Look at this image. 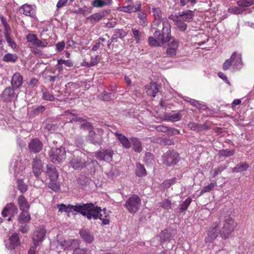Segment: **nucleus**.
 <instances>
[{
    "label": "nucleus",
    "mask_w": 254,
    "mask_h": 254,
    "mask_svg": "<svg viewBox=\"0 0 254 254\" xmlns=\"http://www.w3.org/2000/svg\"><path fill=\"white\" fill-rule=\"evenodd\" d=\"M150 31L153 32L155 38L161 42L162 44L169 42L172 39L171 24L166 17H163L161 22L158 23L157 21L152 23Z\"/></svg>",
    "instance_id": "1"
},
{
    "label": "nucleus",
    "mask_w": 254,
    "mask_h": 254,
    "mask_svg": "<svg viewBox=\"0 0 254 254\" xmlns=\"http://www.w3.org/2000/svg\"><path fill=\"white\" fill-rule=\"evenodd\" d=\"M82 215L88 220L99 219L103 225L109 224V214L106 212V209L102 210L100 207L95 206L93 203H84Z\"/></svg>",
    "instance_id": "2"
},
{
    "label": "nucleus",
    "mask_w": 254,
    "mask_h": 254,
    "mask_svg": "<svg viewBox=\"0 0 254 254\" xmlns=\"http://www.w3.org/2000/svg\"><path fill=\"white\" fill-rule=\"evenodd\" d=\"M237 225V222L230 216L225 217L223 221V225L219 231V234L222 239H228L234 231Z\"/></svg>",
    "instance_id": "3"
},
{
    "label": "nucleus",
    "mask_w": 254,
    "mask_h": 254,
    "mask_svg": "<svg viewBox=\"0 0 254 254\" xmlns=\"http://www.w3.org/2000/svg\"><path fill=\"white\" fill-rule=\"evenodd\" d=\"M141 204L140 198L137 195L134 194L127 199L124 206L130 213L134 214L138 210Z\"/></svg>",
    "instance_id": "4"
},
{
    "label": "nucleus",
    "mask_w": 254,
    "mask_h": 254,
    "mask_svg": "<svg viewBox=\"0 0 254 254\" xmlns=\"http://www.w3.org/2000/svg\"><path fill=\"white\" fill-rule=\"evenodd\" d=\"M49 158L52 162L58 163L63 162L66 158V151L63 147L57 148H51L49 152Z\"/></svg>",
    "instance_id": "5"
},
{
    "label": "nucleus",
    "mask_w": 254,
    "mask_h": 254,
    "mask_svg": "<svg viewBox=\"0 0 254 254\" xmlns=\"http://www.w3.org/2000/svg\"><path fill=\"white\" fill-rule=\"evenodd\" d=\"M163 163L171 167L177 164L180 160L179 154L174 150H168L162 155Z\"/></svg>",
    "instance_id": "6"
},
{
    "label": "nucleus",
    "mask_w": 254,
    "mask_h": 254,
    "mask_svg": "<svg viewBox=\"0 0 254 254\" xmlns=\"http://www.w3.org/2000/svg\"><path fill=\"white\" fill-rule=\"evenodd\" d=\"M46 233V230L43 225L36 228L32 238L34 246L35 247H37L44 240Z\"/></svg>",
    "instance_id": "7"
},
{
    "label": "nucleus",
    "mask_w": 254,
    "mask_h": 254,
    "mask_svg": "<svg viewBox=\"0 0 254 254\" xmlns=\"http://www.w3.org/2000/svg\"><path fill=\"white\" fill-rule=\"evenodd\" d=\"M84 203L82 202L76 203L75 205L69 204L67 206L62 203L58 204L57 207L59 208V211L60 212L64 211L65 212H69L73 210L82 214Z\"/></svg>",
    "instance_id": "8"
},
{
    "label": "nucleus",
    "mask_w": 254,
    "mask_h": 254,
    "mask_svg": "<svg viewBox=\"0 0 254 254\" xmlns=\"http://www.w3.org/2000/svg\"><path fill=\"white\" fill-rule=\"evenodd\" d=\"M27 42L37 49L38 48H43L48 45V42L46 40H41L38 39L37 36L33 34H28L26 36Z\"/></svg>",
    "instance_id": "9"
},
{
    "label": "nucleus",
    "mask_w": 254,
    "mask_h": 254,
    "mask_svg": "<svg viewBox=\"0 0 254 254\" xmlns=\"http://www.w3.org/2000/svg\"><path fill=\"white\" fill-rule=\"evenodd\" d=\"M220 229L219 224L213 223L208 230L207 236L205 239L206 243H211L218 237Z\"/></svg>",
    "instance_id": "10"
},
{
    "label": "nucleus",
    "mask_w": 254,
    "mask_h": 254,
    "mask_svg": "<svg viewBox=\"0 0 254 254\" xmlns=\"http://www.w3.org/2000/svg\"><path fill=\"white\" fill-rule=\"evenodd\" d=\"M85 155L82 157H75L73 156L70 160L69 163L75 170L82 169L86 166L87 162L85 160Z\"/></svg>",
    "instance_id": "11"
},
{
    "label": "nucleus",
    "mask_w": 254,
    "mask_h": 254,
    "mask_svg": "<svg viewBox=\"0 0 254 254\" xmlns=\"http://www.w3.org/2000/svg\"><path fill=\"white\" fill-rule=\"evenodd\" d=\"M176 235V230L170 228H167L161 231L159 235L161 243L164 242H169L174 239Z\"/></svg>",
    "instance_id": "12"
},
{
    "label": "nucleus",
    "mask_w": 254,
    "mask_h": 254,
    "mask_svg": "<svg viewBox=\"0 0 254 254\" xmlns=\"http://www.w3.org/2000/svg\"><path fill=\"white\" fill-rule=\"evenodd\" d=\"M113 154L114 152L112 149H107L96 152L95 156L98 160L110 162L112 161Z\"/></svg>",
    "instance_id": "13"
},
{
    "label": "nucleus",
    "mask_w": 254,
    "mask_h": 254,
    "mask_svg": "<svg viewBox=\"0 0 254 254\" xmlns=\"http://www.w3.org/2000/svg\"><path fill=\"white\" fill-rule=\"evenodd\" d=\"M43 143L38 138H33L28 143V148L31 153H38L43 148Z\"/></svg>",
    "instance_id": "14"
},
{
    "label": "nucleus",
    "mask_w": 254,
    "mask_h": 254,
    "mask_svg": "<svg viewBox=\"0 0 254 254\" xmlns=\"http://www.w3.org/2000/svg\"><path fill=\"white\" fill-rule=\"evenodd\" d=\"M20 245L19 237L17 233H13L9 237L8 241L5 243V247L9 250H13Z\"/></svg>",
    "instance_id": "15"
},
{
    "label": "nucleus",
    "mask_w": 254,
    "mask_h": 254,
    "mask_svg": "<svg viewBox=\"0 0 254 254\" xmlns=\"http://www.w3.org/2000/svg\"><path fill=\"white\" fill-rule=\"evenodd\" d=\"M232 67L235 70H240L243 67V62L241 54L234 52L231 56Z\"/></svg>",
    "instance_id": "16"
},
{
    "label": "nucleus",
    "mask_w": 254,
    "mask_h": 254,
    "mask_svg": "<svg viewBox=\"0 0 254 254\" xmlns=\"http://www.w3.org/2000/svg\"><path fill=\"white\" fill-rule=\"evenodd\" d=\"M32 171L34 175L38 178L43 171V165L40 159L36 157L32 161Z\"/></svg>",
    "instance_id": "17"
},
{
    "label": "nucleus",
    "mask_w": 254,
    "mask_h": 254,
    "mask_svg": "<svg viewBox=\"0 0 254 254\" xmlns=\"http://www.w3.org/2000/svg\"><path fill=\"white\" fill-rule=\"evenodd\" d=\"M18 212V209L13 203H7L3 209L1 215L3 217H6L8 214L13 216Z\"/></svg>",
    "instance_id": "18"
},
{
    "label": "nucleus",
    "mask_w": 254,
    "mask_h": 254,
    "mask_svg": "<svg viewBox=\"0 0 254 254\" xmlns=\"http://www.w3.org/2000/svg\"><path fill=\"white\" fill-rule=\"evenodd\" d=\"M14 88L12 87H7L3 91L1 98L5 102H11L14 97Z\"/></svg>",
    "instance_id": "19"
},
{
    "label": "nucleus",
    "mask_w": 254,
    "mask_h": 254,
    "mask_svg": "<svg viewBox=\"0 0 254 254\" xmlns=\"http://www.w3.org/2000/svg\"><path fill=\"white\" fill-rule=\"evenodd\" d=\"M46 174L51 181H57L59 177V173L55 166L52 164L47 165Z\"/></svg>",
    "instance_id": "20"
},
{
    "label": "nucleus",
    "mask_w": 254,
    "mask_h": 254,
    "mask_svg": "<svg viewBox=\"0 0 254 254\" xmlns=\"http://www.w3.org/2000/svg\"><path fill=\"white\" fill-rule=\"evenodd\" d=\"M109 12L110 10H104L98 13L91 15L88 17H87V19L90 20V22L92 24H95L100 21L103 17L108 15Z\"/></svg>",
    "instance_id": "21"
},
{
    "label": "nucleus",
    "mask_w": 254,
    "mask_h": 254,
    "mask_svg": "<svg viewBox=\"0 0 254 254\" xmlns=\"http://www.w3.org/2000/svg\"><path fill=\"white\" fill-rule=\"evenodd\" d=\"M23 83V77L18 72L15 73L11 80V86L15 89L19 88Z\"/></svg>",
    "instance_id": "22"
},
{
    "label": "nucleus",
    "mask_w": 254,
    "mask_h": 254,
    "mask_svg": "<svg viewBox=\"0 0 254 254\" xmlns=\"http://www.w3.org/2000/svg\"><path fill=\"white\" fill-rule=\"evenodd\" d=\"M141 2L140 1L136 2V5H128L123 6L121 8V11L127 13L135 12L141 10Z\"/></svg>",
    "instance_id": "23"
},
{
    "label": "nucleus",
    "mask_w": 254,
    "mask_h": 254,
    "mask_svg": "<svg viewBox=\"0 0 254 254\" xmlns=\"http://www.w3.org/2000/svg\"><path fill=\"white\" fill-rule=\"evenodd\" d=\"M160 88V85L156 83H151L150 85L146 86V92L148 95L155 97L156 94L159 91Z\"/></svg>",
    "instance_id": "24"
},
{
    "label": "nucleus",
    "mask_w": 254,
    "mask_h": 254,
    "mask_svg": "<svg viewBox=\"0 0 254 254\" xmlns=\"http://www.w3.org/2000/svg\"><path fill=\"white\" fill-rule=\"evenodd\" d=\"M79 234L83 240L87 243H91L94 240V236L89 230L81 229Z\"/></svg>",
    "instance_id": "25"
},
{
    "label": "nucleus",
    "mask_w": 254,
    "mask_h": 254,
    "mask_svg": "<svg viewBox=\"0 0 254 254\" xmlns=\"http://www.w3.org/2000/svg\"><path fill=\"white\" fill-rule=\"evenodd\" d=\"M131 32L132 33V36L134 38L136 44H139L144 40L145 35L142 31L135 28H133L131 29Z\"/></svg>",
    "instance_id": "26"
},
{
    "label": "nucleus",
    "mask_w": 254,
    "mask_h": 254,
    "mask_svg": "<svg viewBox=\"0 0 254 254\" xmlns=\"http://www.w3.org/2000/svg\"><path fill=\"white\" fill-rule=\"evenodd\" d=\"M65 115L66 116H72L73 117L70 119L69 118V121H68L69 123H72L73 122H77L81 123L83 122H85L86 121V119L82 118L81 117H79L75 111L74 110H67L65 112Z\"/></svg>",
    "instance_id": "27"
},
{
    "label": "nucleus",
    "mask_w": 254,
    "mask_h": 254,
    "mask_svg": "<svg viewBox=\"0 0 254 254\" xmlns=\"http://www.w3.org/2000/svg\"><path fill=\"white\" fill-rule=\"evenodd\" d=\"M115 134L124 147L126 148H130L131 147V142L126 136L118 132H115Z\"/></svg>",
    "instance_id": "28"
},
{
    "label": "nucleus",
    "mask_w": 254,
    "mask_h": 254,
    "mask_svg": "<svg viewBox=\"0 0 254 254\" xmlns=\"http://www.w3.org/2000/svg\"><path fill=\"white\" fill-rule=\"evenodd\" d=\"M178 48V42L176 40H173L169 45V47L167 50V54L169 57H173L176 54L177 50Z\"/></svg>",
    "instance_id": "29"
},
{
    "label": "nucleus",
    "mask_w": 254,
    "mask_h": 254,
    "mask_svg": "<svg viewBox=\"0 0 254 254\" xmlns=\"http://www.w3.org/2000/svg\"><path fill=\"white\" fill-rule=\"evenodd\" d=\"M20 12L27 16H33L35 15V10L32 6L29 4H24L19 9Z\"/></svg>",
    "instance_id": "30"
},
{
    "label": "nucleus",
    "mask_w": 254,
    "mask_h": 254,
    "mask_svg": "<svg viewBox=\"0 0 254 254\" xmlns=\"http://www.w3.org/2000/svg\"><path fill=\"white\" fill-rule=\"evenodd\" d=\"M89 137L90 142L94 145H100L102 143V138L98 136L92 130H89Z\"/></svg>",
    "instance_id": "31"
},
{
    "label": "nucleus",
    "mask_w": 254,
    "mask_h": 254,
    "mask_svg": "<svg viewBox=\"0 0 254 254\" xmlns=\"http://www.w3.org/2000/svg\"><path fill=\"white\" fill-rule=\"evenodd\" d=\"M18 203L21 211L28 210L29 205L26 199L23 195H20L18 198Z\"/></svg>",
    "instance_id": "32"
},
{
    "label": "nucleus",
    "mask_w": 254,
    "mask_h": 254,
    "mask_svg": "<svg viewBox=\"0 0 254 254\" xmlns=\"http://www.w3.org/2000/svg\"><path fill=\"white\" fill-rule=\"evenodd\" d=\"M188 126L191 130L197 131H204L208 129L206 125L199 124L194 122L190 123Z\"/></svg>",
    "instance_id": "33"
},
{
    "label": "nucleus",
    "mask_w": 254,
    "mask_h": 254,
    "mask_svg": "<svg viewBox=\"0 0 254 254\" xmlns=\"http://www.w3.org/2000/svg\"><path fill=\"white\" fill-rule=\"evenodd\" d=\"M132 144L133 149L137 153H140L142 150V147L141 142L136 137H131L130 138Z\"/></svg>",
    "instance_id": "34"
},
{
    "label": "nucleus",
    "mask_w": 254,
    "mask_h": 254,
    "mask_svg": "<svg viewBox=\"0 0 254 254\" xmlns=\"http://www.w3.org/2000/svg\"><path fill=\"white\" fill-rule=\"evenodd\" d=\"M193 17V14L191 10H186L183 11L180 14V18L185 21H190Z\"/></svg>",
    "instance_id": "35"
},
{
    "label": "nucleus",
    "mask_w": 254,
    "mask_h": 254,
    "mask_svg": "<svg viewBox=\"0 0 254 254\" xmlns=\"http://www.w3.org/2000/svg\"><path fill=\"white\" fill-rule=\"evenodd\" d=\"M249 167L248 164L245 162H242L238 164L236 167L232 169V172L233 173H240L247 170Z\"/></svg>",
    "instance_id": "36"
},
{
    "label": "nucleus",
    "mask_w": 254,
    "mask_h": 254,
    "mask_svg": "<svg viewBox=\"0 0 254 254\" xmlns=\"http://www.w3.org/2000/svg\"><path fill=\"white\" fill-rule=\"evenodd\" d=\"M28 210L22 211L18 217V221L20 223L28 222L30 220V215L27 212Z\"/></svg>",
    "instance_id": "37"
},
{
    "label": "nucleus",
    "mask_w": 254,
    "mask_h": 254,
    "mask_svg": "<svg viewBox=\"0 0 254 254\" xmlns=\"http://www.w3.org/2000/svg\"><path fill=\"white\" fill-rule=\"evenodd\" d=\"M152 12L154 17V20L153 23H155L157 21L158 23L162 22L163 18L162 17V11L159 8H153Z\"/></svg>",
    "instance_id": "38"
},
{
    "label": "nucleus",
    "mask_w": 254,
    "mask_h": 254,
    "mask_svg": "<svg viewBox=\"0 0 254 254\" xmlns=\"http://www.w3.org/2000/svg\"><path fill=\"white\" fill-rule=\"evenodd\" d=\"M191 201V199L190 197H188L183 201L180 205L179 212L181 213L185 211L190 205Z\"/></svg>",
    "instance_id": "39"
},
{
    "label": "nucleus",
    "mask_w": 254,
    "mask_h": 254,
    "mask_svg": "<svg viewBox=\"0 0 254 254\" xmlns=\"http://www.w3.org/2000/svg\"><path fill=\"white\" fill-rule=\"evenodd\" d=\"M136 175L138 177H143L146 175V171L143 165L140 163L136 165Z\"/></svg>",
    "instance_id": "40"
},
{
    "label": "nucleus",
    "mask_w": 254,
    "mask_h": 254,
    "mask_svg": "<svg viewBox=\"0 0 254 254\" xmlns=\"http://www.w3.org/2000/svg\"><path fill=\"white\" fill-rule=\"evenodd\" d=\"M81 241L78 239H70L69 249L72 250L73 252L76 249H80Z\"/></svg>",
    "instance_id": "41"
},
{
    "label": "nucleus",
    "mask_w": 254,
    "mask_h": 254,
    "mask_svg": "<svg viewBox=\"0 0 254 254\" xmlns=\"http://www.w3.org/2000/svg\"><path fill=\"white\" fill-rule=\"evenodd\" d=\"M146 14L143 12H140L138 14V18L139 19V24L143 27H145L147 25L148 22L147 21Z\"/></svg>",
    "instance_id": "42"
},
{
    "label": "nucleus",
    "mask_w": 254,
    "mask_h": 254,
    "mask_svg": "<svg viewBox=\"0 0 254 254\" xmlns=\"http://www.w3.org/2000/svg\"><path fill=\"white\" fill-rule=\"evenodd\" d=\"M17 59V56L15 54L8 53L5 54L2 60L5 62H15Z\"/></svg>",
    "instance_id": "43"
},
{
    "label": "nucleus",
    "mask_w": 254,
    "mask_h": 254,
    "mask_svg": "<svg viewBox=\"0 0 254 254\" xmlns=\"http://www.w3.org/2000/svg\"><path fill=\"white\" fill-rule=\"evenodd\" d=\"M235 153L234 149H223L220 150L218 152V155L223 157H230L233 156Z\"/></svg>",
    "instance_id": "44"
},
{
    "label": "nucleus",
    "mask_w": 254,
    "mask_h": 254,
    "mask_svg": "<svg viewBox=\"0 0 254 254\" xmlns=\"http://www.w3.org/2000/svg\"><path fill=\"white\" fill-rule=\"evenodd\" d=\"M237 3L240 7H248L254 4V0H238Z\"/></svg>",
    "instance_id": "45"
},
{
    "label": "nucleus",
    "mask_w": 254,
    "mask_h": 254,
    "mask_svg": "<svg viewBox=\"0 0 254 254\" xmlns=\"http://www.w3.org/2000/svg\"><path fill=\"white\" fill-rule=\"evenodd\" d=\"M149 44L151 46L159 47L161 46L162 43L158 39L155 38V36H150L148 38Z\"/></svg>",
    "instance_id": "46"
},
{
    "label": "nucleus",
    "mask_w": 254,
    "mask_h": 254,
    "mask_svg": "<svg viewBox=\"0 0 254 254\" xmlns=\"http://www.w3.org/2000/svg\"><path fill=\"white\" fill-rule=\"evenodd\" d=\"M178 179L177 178H173L170 179L165 180L161 185V187L164 188H169L172 185L177 183Z\"/></svg>",
    "instance_id": "47"
},
{
    "label": "nucleus",
    "mask_w": 254,
    "mask_h": 254,
    "mask_svg": "<svg viewBox=\"0 0 254 254\" xmlns=\"http://www.w3.org/2000/svg\"><path fill=\"white\" fill-rule=\"evenodd\" d=\"M91 4L94 7H102L107 5L106 1L104 0H93Z\"/></svg>",
    "instance_id": "48"
},
{
    "label": "nucleus",
    "mask_w": 254,
    "mask_h": 254,
    "mask_svg": "<svg viewBox=\"0 0 254 254\" xmlns=\"http://www.w3.org/2000/svg\"><path fill=\"white\" fill-rule=\"evenodd\" d=\"M217 186L216 183H211L207 186L204 187L201 190L200 194H202L205 192H210L213 190L214 188Z\"/></svg>",
    "instance_id": "49"
},
{
    "label": "nucleus",
    "mask_w": 254,
    "mask_h": 254,
    "mask_svg": "<svg viewBox=\"0 0 254 254\" xmlns=\"http://www.w3.org/2000/svg\"><path fill=\"white\" fill-rule=\"evenodd\" d=\"M181 118L182 116L179 113H176L171 116H168L165 119V120L177 122L181 120Z\"/></svg>",
    "instance_id": "50"
},
{
    "label": "nucleus",
    "mask_w": 254,
    "mask_h": 254,
    "mask_svg": "<svg viewBox=\"0 0 254 254\" xmlns=\"http://www.w3.org/2000/svg\"><path fill=\"white\" fill-rule=\"evenodd\" d=\"M179 17H178V20L176 21V25L177 27L182 31H184L187 29V24L183 21Z\"/></svg>",
    "instance_id": "51"
},
{
    "label": "nucleus",
    "mask_w": 254,
    "mask_h": 254,
    "mask_svg": "<svg viewBox=\"0 0 254 254\" xmlns=\"http://www.w3.org/2000/svg\"><path fill=\"white\" fill-rule=\"evenodd\" d=\"M17 185L18 189L21 193H24L27 191V186L24 184L22 180H18Z\"/></svg>",
    "instance_id": "52"
},
{
    "label": "nucleus",
    "mask_w": 254,
    "mask_h": 254,
    "mask_svg": "<svg viewBox=\"0 0 254 254\" xmlns=\"http://www.w3.org/2000/svg\"><path fill=\"white\" fill-rule=\"evenodd\" d=\"M160 206L165 209L168 210L171 208L172 203L170 200L168 199L163 200L160 203Z\"/></svg>",
    "instance_id": "53"
},
{
    "label": "nucleus",
    "mask_w": 254,
    "mask_h": 254,
    "mask_svg": "<svg viewBox=\"0 0 254 254\" xmlns=\"http://www.w3.org/2000/svg\"><path fill=\"white\" fill-rule=\"evenodd\" d=\"M69 242L70 239L68 240H63L61 241H58V244L61 247L62 249H69Z\"/></svg>",
    "instance_id": "54"
},
{
    "label": "nucleus",
    "mask_w": 254,
    "mask_h": 254,
    "mask_svg": "<svg viewBox=\"0 0 254 254\" xmlns=\"http://www.w3.org/2000/svg\"><path fill=\"white\" fill-rule=\"evenodd\" d=\"M42 98L45 100H49L50 101H54V96L51 94L48 90L43 92Z\"/></svg>",
    "instance_id": "55"
},
{
    "label": "nucleus",
    "mask_w": 254,
    "mask_h": 254,
    "mask_svg": "<svg viewBox=\"0 0 254 254\" xmlns=\"http://www.w3.org/2000/svg\"><path fill=\"white\" fill-rule=\"evenodd\" d=\"M45 110V107L43 105L39 106L35 108L32 112L34 116H38L39 114L42 113Z\"/></svg>",
    "instance_id": "56"
},
{
    "label": "nucleus",
    "mask_w": 254,
    "mask_h": 254,
    "mask_svg": "<svg viewBox=\"0 0 254 254\" xmlns=\"http://www.w3.org/2000/svg\"><path fill=\"white\" fill-rule=\"evenodd\" d=\"M4 36L9 46H10L12 49L15 48L16 47V44L12 40V38L10 36V35H7Z\"/></svg>",
    "instance_id": "57"
},
{
    "label": "nucleus",
    "mask_w": 254,
    "mask_h": 254,
    "mask_svg": "<svg viewBox=\"0 0 254 254\" xmlns=\"http://www.w3.org/2000/svg\"><path fill=\"white\" fill-rule=\"evenodd\" d=\"M246 9L244 8H243L242 7H237L234 6L232 7V8L229 9V11L230 12L235 14H240L242 13L244 11H245Z\"/></svg>",
    "instance_id": "58"
},
{
    "label": "nucleus",
    "mask_w": 254,
    "mask_h": 254,
    "mask_svg": "<svg viewBox=\"0 0 254 254\" xmlns=\"http://www.w3.org/2000/svg\"><path fill=\"white\" fill-rule=\"evenodd\" d=\"M156 129L158 131L165 133H169L171 129V128L164 125L157 126L156 127Z\"/></svg>",
    "instance_id": "59"
},
{
    "label": "nucleus",
    "mask_w": 254,
    "mask_h": 254,
    "mask_svg": "<svg viewBox=\"0 0 254 254\" xmlns=\"http://www.w3.org/2000/svg\"><path fill=\"white\" fill-rule=\"evenodd\" d=\"M115 97V96L111 93H108L104 91L102 96V99L105 101H109L113 100Z\"/></svg>",
    "instance_id": "60"
},
{
    "label": "nucleus",
    "mask_w": 254,
    "mask_h": 254,
    "mask_svg": "<svg viewBox=\"0 0 254 254\" xmlns=\"http://www.w3.org/2000/svg\"><path fill=\"white\" fill-rule=\"evenodd\" d=\"M48 187L51 190L56 192L60 190V186L56 181H51V182L49 184Z\"/></svg>",
    "instance_id": "61"
},
{
    "label": "nucleus",
    "mask_w": 254,
    "mask_h": 254,
    "mask_svg": "<svg viewBox=\"0 0 254 254\" xmlns=\"http://www.w3.org/2000/svg\"><path fill=\"white\" fill-rule=\"evenodd\" d=\"M153 160V155L150 152H146L144 157L145 161L148 164H151Z\"/></svg>",
    "instance_id": "62"
},
{
    "label": "nucleus",
    "mask_w": 254,
    "mask_h": 254,
    "mask_svg": "<svg viewBox=\"0 0 254 254\" xmlns=\"http://www.w3.org/2000/svg\"><path fill=\"white\" fill-rule=\"evenodd\" d=\"M58 64H64L66 66L68 67H72L73 66V63L71 61L69 60H64L62 59L58 60Z\"/></svg>",
    "instance_id": "63"
},
{
    "label": "nucleus",
    "mask_w": 254,
    "mask_h": 254,
    "mask_svg": "<svg viewBox=\"0 0 254 254\" xmlns=\"http://www.w3.org/2000/svg\"><path fill=\"white\" fill-rule=\"evenodd\" d=\"M87 248L76 249L73 252L72 254H87Z\"/></svg>",
    "instance_id": "64"
}]
</instances>
